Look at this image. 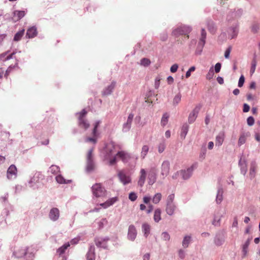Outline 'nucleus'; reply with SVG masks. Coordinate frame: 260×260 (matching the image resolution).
<instances>
[{
    "label": "nucleus",
    "instance_id": "1",
    "mask_svg": "<svg viewBox=\"0 0 260 260\" xmlns=\"http://www.w3.org/2000/svg\"><path fill=\"white\" fill-rule=\"evenodd\" d=\"M116 152L115 144L114 142L111 141L107 143L103 150V154L105 158L109 160V165L110 166L114 165L117 162V156L114 155Z\"/></svg>",
    "mask_w": 260,
    "mask_h": 260
},
{
    "label": "nucleus",
    "instance_id": "2",
    "mask_svg": "<svg viewBox=\"0 0 260 260\" xmlns=\"http://www.w3.org/2000/svg\"><path fill=\"white\" fill-rule=\"evenodd\" d=\"M192 27L190 25L185 24H179L176 27H174L172 32V35L175 37L180 35L187 36V38H189V34L191 31Z\"/></svg>",
    "mask_w": 260,
    "mask_h": 260
},
{
    "label": "nucleus",
    "instance_id": "3",
    "mask_svg": "<svg viewBox=\"0 0 260 260\" xmlns=\"http://www.w3.org/2000/svg\"><path fill=\"white\" fill-rule=\"evenodd\" d=\"M116 156L125 164L135 163L138 159V156L136 154L128 153L123 151H118L116 153Z\"/></svg>",
    "mask_w": 260,
    "mask_h": 260
},
{
    "label": "nucleus",
    "instance_id": "4",
    "mask_svg": "<svg viewBox=\"0 0 260 260\" xmlns=\"http://www.w3.org/2000/svg\"><path fill=\"white\" fill-rule=\"evenodd\" d=\"M44 178V176L41 172H36L28 182L29 186L33 189L37 188L38 187V184Z\"/></svg>",
    "mask_w": 260,
    "mask_h": 260
},
{
    "label": "nucleus",
    "instance_id": "5",
    "mask_svg": "<svg viewBox=\"0 0 260 260\" xmlns=\"http://www.w3.org/2000/svg\"><path fill=\"white\" fill-rule=\"evenodd\" d=\"M92 194L95 198H102L106 196V191L100 183H95L91 187Z\"/></svg>",
    "mask_w": 260,
    "mask_h": 260
},
{
    "label": "nucleus",
    "instance_id": "6",
    "mask_svg": "<svg viewBox=\"0 0 260 260\" xmlns=\"http://www.w3.org/2000/svg\"><path fill=\"white\" fill-rule=\"evenodd\" d=\"M86 113L87 112L85 109H83L80 112L77 113V115L78 116L79 126L85 130L87 129L89 126V122L85 118Z\"/></svg>",
    "mask_w": 260,
    "mask_h": 260
},
{
    "label": "nucleus",
    "instance_id": "7",
    "mask_svg": "<svg viewBox=\"0 0 260 260\" xmlns=\"http://www.w3.org/2000/svg\"><path fill=\"white\" fill-rule=\"evenodd\" d=\"M198 163H193L190 167L186 169L180 170V176L183 180H188L192 176L193 171L197 168Z\"/></svg>",
    "mask_w": 260,
    "mask_h": 260
},
{
    "label": "nucleus",
    "instance_id": "8",
    "mask_svg": "<svg viewBox=\"0 0 260 260\" xmlns=\"http://www.w3.org/2000/svg\"><path fill=\"white\" fill-rule=\"evenodd\" d=\"M93 149H90L87 153V165H86V171L88 173L92 172L95 167V164L93 160L92 157Z\"/></svg>",
    "mask_w": 260,
    "mask_h": 260
},
{
    "label": "nucleus",
    "instance_id": "9",
    "mask_svg": "<svg viewBox=\"0 0 260 260\" xmlns=\"http://www.w3.org/2000/svg\"><path fill=\"white\" fill-rule=\"evenodd\" d=\"M110 240L108 237H99L95 239V244L98 247L104 249L108 248L107 242Z\"/></svg>",
    "mask_w": 260,
    "mask_h": 260
},
{
    "label": "nucleus",
    "instance_id": "10",
    "mask_svg": "<svg viewBox=\"0 0 260 260\" xmlns=\"http://www.w3.org/2000/svg\"><path fill=\"white\" fill-rule=\"evenodd\" d=\"M170 164L168 160H164L160 167V176L164 179L169 173Z\"/></svg>",
    "mask_w": 260,
    "mask_h": 260
},
{
    "label": "nucleus",
    "instance_id": "11",
    "mask_svg": "<svg viewBox=\"0 0 260 260\" xmlns=\"http://www.w3.org/2000/svg\"><path fill=\"white\" fill-rule=\"evenodd\" d=\"M239 31V25L237 23H234L227 30V33L229 37L231 39H234L237 37Z\"/></svg>",
    "mask_w": 260,
    "mask_h": 260
},
{
    "label": "nucleus",
    "instance_id": "12",
    "mask_svg": "<svg viewBox=\"0 0 260 260\" xmlns=\"http://www.w3.org/2000/svg\"><path fill=\"white\" fill-rule=\"evenodd\" d=\"M225 240V235L223 232H219L216 233L214 239V244L217 246H220L223 244Z\"/></svg>",
    "mask_w": 260,
    "mask_h": 260
},
{
    "label": "nucleus",
    "instance_id": "13",
    "mask_svg": "<svg viewBox=\"0 0 260 260\" xmlns=\"http://www.w3.org/2000/svg\"><path fill=\"white\" fill-rule=\"evenodd\" d=\"M60 211L57 208L54 207L50 209L48 213V217L50 220L55 222L59 218Z\"/></svg>",
    "mask_w": 260,
    "mask_h": 260
},
{
    "label": "nucleus",
    "instance_id": "14",
    "mask_svg": "<svg viewBox=\"0 0 260 260\" xmlns=\"http://www.w3.org/2000/svg\"><path fill=\"white\" fill-rule=\"evenodd\" d=\"M137 236V231L136 227L133 224L129 225L127 238L131 241H134Z\"/></svg>",
    "mask_w": 260,
    "mask_h": 260
},
{
    "label": "nucleus",
    "instance_id": "15",
    "mask_svg": "<svg viewBox=\"0 0 260 260\" xmlns=\"http://www.w3.org/2000/svg\"><path fill=\"white\" fill-rule=\"evenodd\" d=\"M17 170L16 166L11 165L8 169L7 172V178L9 180L14 179L17 177Z\"/></svg>",
    "mask_w": 260,
    "mask_h": 260
},
{
    "label": "nucleus",
    "instance_id": "16",
    "mask_svg": "<svg viewBox=\"0 0 260 260\" xmlns=\"http://www.w3.org/2000/svg\"><path fill=\"white\" fill-rule=\"evenodd\" d=\"M243 13V10L241 9H239L237 10V11H235V10H231L229 12L226 20L228 21H230L232 19H236L237 18L240 17Z\"/></svg>",
    "mask_w": 260,
    "mask_h": 260
},
{
    "label": "nucleus",
    "instance_id": "17",
    "mask_svg": "<svg viewBox=\"0 0 260 260\" xmlns=\"http://www.w3.org/2000/svg\"><path fill=\"white\" fill-rule=\"evenodd\" d=\"M27 12V11L26 9L22 11L15 10L13 11V16L12 17V20L14 22L18 21L25 16Z\"/></svg>",
    "mask_w": 260,
    "mask_h": 260
},
{
    "label": "nucleus",
    "instance_id": "18",
    "mask_svg": "<svg viewBox=\"0 0 260 260\" xmlns=\"http://www.w3.org/2000/svg\"><path fill=\"white\" fill-rule=\"evenodd\" d=\"M118 177L120 182L124 185L131 182V177L122 171H119Z\"/></svg>",
    "mask_w": 260,
    "mask_h": 260
},
{
    "label": "nucleus",
    "instance_id": "19",
    "mask_svg": "<svg viewBox=\"0 0 260 260\" xmlns=\"http://www.w3.org/2000/svg\"><path fill=\"white\" fill-rule=\"evenodd\" d=\"M157 174L156 172L155 168H152L148 175V184L149 185H153L156 181Z\"/></svg>",
    "mask_w": 260,
    "mask_h": 260
},
{
    "label": "nucleus",
    "instance_id": "20",
    "mask_svg": "<svg viewBox=\"0 0 260 260\" xmlns=\"http://www.w3.org/2000/svg\"><path fill=\"white\" fill-rule=\"evenodd\" d=\"M147 177V172L144 169H141L140 171V175L138 181V185L140 187H142L146 181Z\"/></svg>",
    "mask_w": 260,
    "mask_h": 260
},
{
    "label": "nucleus",
    "instance_id": "21",
    "mask_svg": "<svg viewBox=\"0 0 260 260\" xmlns=\"http://www.w3.org/2000/svg\"><path fill=\"white\" fill-rule=\"evenodd\" d=\"M238 164L240 168L241 173L245 176L247 172V163L245 159L241 156L239 160Z\"/></svg>",
    "mask_w": 260,
    "mask_h": 260
},
{
    "label": "nucleus",
    "instance_id": "22",
    "mask_svg": "<svg viewBox=\"0 0 260 260\" xmlns=\"http://www.w3.org/2000/svg\"><path fill=\"white\" fill-rule=\"evenodd\" d=\"M134 116V115L133 113L129 114L126 122L123 125L122 131L123 132H127L130 129Z\"/></svg>",
    "mask_w": 260,
    "mask_h": 260
},
{
    "label": "nucleus",
    "instance_id": "23",
    "mask_svg": "<svg viewBox=\"0 0 260 260\" xmlns=\"http://www.w3.org/2000/svg\"><path fill=\"white\" fill-rule=\"evenodd\" d=\"M257 168V164L255 161H252L250 163V169H249V177L251 180L253 179L256 174V169Z\"/></svg>",
    "mask_w": 260,
    "mask_h": 260
},
{
    "label": "nucleus",
    "instance_id": "24",
    "mask_svg": "<svg viewBox=\"0 0 260 260\" xmlns=\"http://www.w3.org/2000/svg\"><path fill=\"white\" fill-rule=\"evenodd\" d=\"M37 34V27L36 26H32L27 30L26 37L29 39H31L36 37Z\"/></svg>",
    "mask_w": 260,
    "mask_h": 260
},
{
    "label": "nucleus",
    "instance_id": "25",
    "mask_svg": "<svg viewBox=\"0 0 260 260\" xmlns=\"http://www.w3.org/2000/svg\"><path fill=\"white\" fill-rule=\"evenodd\" d=\"M87 260H95V247L93 245H90L86 254Z\"/></svg>",
    "mask_w": 260,
    "mask_h": 260
},
{
    "label": "nucleus",
    "instance_id": "26",
    "mask_svg": "<svg viewBox=\"0 0 260 260\" xmlns=\"http://www.w3.org/2000/svg\"><path fill=\"white\" fill-rule=\"evenodd\" d=\"M116 82L112 81L110 85H108L103 91V94L104 95H108L111 94L113 89L116 86Z\"/></svg>",
    "mask_w": 260,
    "mask_h": 260
},
{
    "label": "nucleus",
    "instance_id": "27",
    "mask_svg": "<svg viewBox=\"0 0 260 260\" xmlns=\"http://www.w3.org/2000/svg\"><path fill=\"white\" fill-rule=\"evenodd\" d=\"M206 24L209 32L212 34H214L216 30V27L215 23L212 20H208Z\"/></svg>",
    "mask_w": 260,
    "mask_h": 260
},
{
    "label": "nucleus",
    "instance_id": "28",
    "mask_svg": "<svg viewBox=\"0 0 260 260\" xmlns=\"http://www.w3.org/2000/svg\"><path fill=\"white\" fill-rule=\"evenodd\" d=\"M176 209L177 206L176 204L166 205V211L169 215L171 216L174 214Z\"/></svg>",
    "mask_w": 260,
    "mask_h": 260
},
{
    "label": "nucleus",
    "instance_id": "29",
    "mask_svg": "<svg viewBox=\"0 0 260 260\" xmlns=\"http://www.w3.org/2000/svg\"><path fill=\"white\" fill-rule=\"evenodd\" d=\"M9 53V51H7L5 53H3L0 54V60L3 61L8 60L11 58H13V55L15 54L16 52L13 51L12 53L9 55H7Z\"/></svg>",
    "mask_w": 260,
    "mask_h": 260
},
{
    "label": "nucleus",
    "instance_id": "30",
    "mask_svg": "<svg viewBox=\"0 0 260 260\" xmlns=\"http://www.w3.org/2000/svg\"><path fill=\"white\" fill-rule=\"evenodd\" d=\"M142 231L145 238H147L150 232V226L147 223H144L142 225Z\"/></svg>",
    "mask_w": 260,
    "mask_h": 260
},
{
    "label": "nucleus",
    "instance_id": "31",
    "mask_svg": "<svg viewBox=\"0 0 260 260\" xmlns=\"http://www.w3.org/2000/svg\"><path fill=\"white\" fill-rule=\"evenodd\" d=\"M117 198H112L108 200L106 202L103 203H101L100 206L104 208H107L110 206L112 205L114 203L117 201Z\"/></svg>",
    "mask_w": 260,
    "mask_h": 260
},
{
    "label": "nucleus",
    "instance_id": "32",
    "mask_svg": "<svg viewBox=\"0 0 260 260\" xmlns=\"http://www.w3.org/2000/svg\"><path fill=\"white\" fill-rule=\"evenodd\" d=\"M249 135L248 133H242L239 138L238 145L239 146H241L244 144L246 141L247 137Z\"/></svg>",
    "mask_w": 260,
    "mask_h": 260
},
{
    "label": "nucleus",
    "instance_id": "33",
    "mask_svg": "<svg viewBox=\"0 0 260 260\" xmlns=\"http://www.w3.org/2000/svg\"><path fill=\"white\" fill-rule=\"evenodd\" d=\"M223 190L221 187H220L218 188L216 198V202L217 204H219L221 203L223 200Z\"/></svg>",
    "mask_w": 260,
    "mask_h": 260
},
{
    "label": "nucleus",
    "instance_id": "34",
    "mask_svg": "<svg viewBox=\"0 0 260 260\" xmlns=\"http://www.w3.org/2000/svg\"><path fill=\"white\" fill-rule=\"evenodd\" d=\"M192 237L190 235H186L184 237L182 242V246L186 248L189 246V244L191 242Z\"/></svg>",
    "mask_w": 260,
    "mask_h": 260
},
{
    "label": "nucleus",
    "instance_id": "35",
    "mask_svg": "<svg viewBox=\"0 0 260 260\" xmlns=\"http://www.w3.org/2000/svg\"><path fill=\"white\" fill-rule=\"evenodd\" d=\"M252 238H249L245 242V243L243 245L242 247V253L243 256L242 257H245L247 254L248 252V248L250 244V241L251 240Z\"/></svg>",
    "mask_w": 260,
    "mask_h": 260
},
{
    "label": "nucleus",
    "instance_id": "36",
    "mask_svg": "<svg viewBox=\"0 0 260 260\" xmlns=\"http://www.w3.org/2000/svg\"><path fill=\"white\" fill-rule=\"evenodd\" d=\"M198 113V110L197 108L194 109L191 113H190L188 117V122L190 123H193L197 117Z\"/></svg>",
    "mask_w": 260,
    "mask_h": 260
},
{
    "label": "nucleus",
    "instance_id": "37",
    "mask_svg": "<svg viewBox=\"0 0 260 260\" xmlns=\"http://www.w3.org/2000/svg\"><path fill=\"white\" fill-rule=\"evenodd\" d=\"M224 140V134L219 133L216 137L215 140V144L216 146H220L222 144Z\"/></svg>",
    "mask_w": 260,
    "mask_h": 260
},
{
    "label": "nucleus",
    "instance_id": "38",
    "mask_svg": "<svg viewBox=\"0 0 260 260\" xmlns=\"http://www.w3.org/2000/svg\"><path fill=\"white\" fill-rule=\"evenodd\" d=\"M56 181L59 184H68L72 182L71 180H66L61 175H57L55 177Z\"/></svg>",
    "mask_w": 260,
    "mask_h": 260
},
{
    "label": "nucleus",
    "instance_id": "39",
    "mask_svg": "<svg viewBox=\"0 0 260 260\" xmlns=\"http://www.w3.org/2000/svg\"><path fill=\"white\" fill-rule=\"evenodd\" d=\"M158 152L159 153H162L166 147V142L164 139H162L158 144Z\"/></svg>",
    "mask_w": 260,
    "mask_h": 260
},
{
    "label": "nucleus",
    "instance_id": "40",
    "mask_svg": "<svg viewBox=\"0 0 260 260\" xmlns=\"http://www.w3.org/2000/svg\"><path fill=\"white\" fill-rule=\"evenodd\" d=\"M189 128V125L187 123H184L182 126L180 136L181 138L185 139Z\"/></svg>",
    "mask_w": 260,
    "mask_h": 260
},
{
    "label": "nucleus",
    "instance_id": "41",
    "mask_svg": "<svg viewBox=\"0 0 260 260\" xmlns=\"http://www.w3.org/2000/svg\"><path fill=\"white\" fill-rule=\"evenodd\" d=\"M48 172L54 175H56L60 172V168L58 166L52 165L50 167Z\"/></svg>",
    "mask_w": 260,
    "mask_h": 260
},
{
    "label": "nucleus",
    "instance_id": "42",
    "mask_svg": "<svg viewBox=\"0 0 260 260\" xmlns=\"http://www.w3.org/2000/svg\"><path fill=\"white\" fill-rule=\"evenodd\" d=\"M161 210L159 208L156 209L154 213V220L156 222H158L161 220Z\"/></svg>",
    "mask_w": 260,
    "mask_h": 260
},
{
    "label": "nucleus",
    "instance_id": "43",
    "mask_svg": "<svg viewBox=\"0 0 260 260\" xmlns=\"http://www.w3.org/2000/svg\"><path fill=\"white\" fill-rule=\"evenodd\" d=\"M25 29H22L21 30L18 31L14 37L13 40L14 41H19L21 40V38L23 37V36L24 34Z\"/></svg>",
    "mask_w": 260,
    "mask_h": 260
},
{
    "label": "nucleus",
    "instance_id": "44",
    "mask_svg": "<svg viewBox=\"0 0 260 260\" xmlns=\"http://www.w3.org/2000/svg\"><path fill=\"white\" fill-rule=\"evenodd\" d=\"M224 213H220L219 215H214L212 224L214 225H219L222 217H223Z\"/></svg>",
    "mask_w": 260,
    "mask_h": 260
},
{
    "label": "nucleus",
    "instance_id": "45",
    "mask_svg": "<svg viewBox=\"0 0 260 260\" xmlns=\"http://www.w3.org/2000/svg\"><path fill=\"white\" fill-rule=\"evenodd\" d=\"M162 198V194L160 192L156 193L152 198V202L155 204H157L159 203V202L160 201Z\"/></svg>",
    "mask_w": 260,
    "mask_h": 260
},
{
    "label": "nucleus",
    "instance_id": "46",
    "mask_svg": "<svg viewBox=\"0 0 260 260\" xmlns=\"http://www.w3.org/2000/svg\"><path fill=\"white\" fill-rule=\"evenodd\" d=\"M207 37V33L205 28H202L201 30V35L199 39V41L201 42L206 43V40Z\"/></svg>",
    "mask_w": 260,
    "mask_h": 260
},
{
    "label": "nucleus",
    "instance_id": "47",
    "mask_svg": "<svg viewBox=\"0 0 260 260\" xmlns=\"http://www.w3.org/2000/svg\"><path fill=\"white\" fill-rule=\"evenodd\" d=\"M205 44V43H203V42H198L197 47V49L196 50V54L197 55H200L202 53V50H203V49L204 48Z\"/></svg>",
    "mask_w": 260,
    "mask_h": 260
},
{
    "label": "nucleus",
    "instance_id": "48",
    "mask_svg": "<svg viewBox=\"0 0 260 260\" xmlns=\"http://www.w3.org/2000/svg\"><path fill=\"white\" fill-rule=\"evenodd\" d=\"M175 194L171 193L169 194L166 200V205L174 204H176L174 202Z\"/></svg>",
    "mask_w": 260,
    "mask_h": 260
},
{
    "label": "nucleus",
    "instance_id": "49",
    "mask_svg": "<svg viewBox=\"0 0 260 260\" xmlns=\"http://www.w3.org/2000/svg\"><path fill=\"white\" fill-rule=\"evenodd\" d=\"M169 116L168 113H165L161 118V125L162 126H165L168 122V119H169Z\"/></svg>",
    "mask_w": 260,
    "mask_h": 260
},
{
    "label": "nucleus",
    "instance_id": "50",
    "mask_svg": "<svg viewBox=\"0 0 260 260\" xmlns=\"http://www.w3.org/2000/svg\"><path fill=\"white\" fill-rule=\"evenodd\" d=\"M149 150V147L147 145H144L142 148L141 157L144 159L146 156Z\"/></svg>",
    "mask_w": 260,
    "mask_h": 260
},
{
    "label": "nucleus",
    "instance_id": "51",
    "mask_svg": "<svg viewBox=\"0 0 260 260\" xmlns=\"http://www.w3.org/2000/svg\"><path fill=\"white\" fill-rule=\"evenodd\" d=\"M101 123V121L100 120H98L94 123V128L92 131V135H93L94 137L98 135V134L97 133V129Z\"/></svg>",
    "mask_w": 260,
    "mask_h": 260
},
{
    "label": "nucleus",
    "instance_id": "52",
    "mask_svg": "<svg viewBox=\"0 0 260 260\" xmlns=\"http://www.w3.org/2000/svg\"><path fill=\"white\" fill-rule=\"evenodd\" d=\"M181 95L180 93H178L175 96L173 100V104L176 106L181 101Z\"/></svg>",
    "mask_w": 260,
    "mask_h": 260
},
{
    "label": "nucleus",
    "instance_id": "53",
    "mask_svg": "<svg viewBox=\"0 0 260 260\" xmlns=\"http://www.w3.org/2000/svg\"><path fill=\"white\" fill-rule=\"evenodd\" d=\"M161 238L165 241H168L170 239V236L167 232H164L161 234Z\"/></svg>",
    "mask_w": 260,
    "mask_h": 260
},
{
    "label": "nucleus",
    "instance_id": "54",
    "mask_svg": "<svg viewBox=\"0 0 260 260\" xmlns=\"http://www.w3.org/2000/svg\"><path fill=\"white\" fill-rule=\"evenodd\" d=\"M214 75V72L213 68L211 67L209 69V72L206 75V78H207V79L210 80L211 79H212Z\"/></svg>",
    "mask_w": 260,
    "mask_h": 260
},
{
    "label": "nucleus",
    "instance_id": "55",
    "mask_svg": "<svg viewBox=\"0 0 260 260\" xmlns=\"http://www.w3.org/2000/svg\"><path fill=\"white\" fill-rule=\"evenodd\" d=\"M150 64V61L147 58H143L141 60V64L144 67H147Z\"/></svg>",
    "mask_w": 260,
    "mask_h": 260
},
{
    "label": "nucleus",
    "instance_id": "56",
    "mask_svg": "<svg viewBox=\"0 0 260 260\" xmlns=\"http://www.w3.org/2000/svg\"><path fill=\"white\" fill-rule=\"evenodd\" d=\"M98 136V135H97L96 136L94 137L93 135V137H87L85 139V141L86 142H91V143H92L93 144H95L96 142V139H97Z\"/></svg>",
    "mask_w": 260,
    "mask_h": 260
},
{
    "label": "nucleus",
    "instance_id": "57",
    "mask_svg": "<svg viewBox=\"0 0 260 260\" xmlns=\"http://www.w3.org/2000/svg\"><path fill=\"white\" fill-rule=\"evenodd\" d=\"M137 194L134 192H131L129 193L128 196L129 199L133 202L137 200Z\"/></svg>",
    "mask_w": 260,
    "mask_h": 260
},
{
    "label": "nucleus",
    "instance_id": "58",
    "mask_svg": "<svg viewBox=\"0 0 260 260\" xmlns=\"http://www.w3.org/2000/svg\"><path fill=\"white\" fill-rule=\"evenodd\" d=\"M197 44V40L195 39H191L188 43V47L190 49L194 48Z\"/></svg>",
    "mask_w": 260,
    "mask_h": 260
},
{
    "label": "nucleus",
    "instance_id": "59",
    "mask_svg": "<svg viewBox=\"0 0 260 260\" xmlns=\"http://www.w3.org/2000/svg\"><path fill=\"white\" fill-rule=\"evenodd\" d=\"M244 82H245L244 76L243 75H241V76L240 77V78L239 79L238 86L239 87H242L244 83Z\"/></svg>",
    "mask_w": 260,
    "mask_h": 260
},
{
    "label": "nucleus",
    "instance_id": "60",
    "mask_svg": "<svg viewBox=\"0 0 260 260\" xmlns=\"http://www.w3.org/2000/svg\"><path fill=\"white\" fill-rule=\"evenodd\" d=\"M195 69H196V68L194 66L190 67L186 73V74H185L186 78H189L190 76L191 72L194 71Z\"/></svg>",
    "mask_w": 260,
    "mask_h": 260
},
{
    "label": "nucleus",
    "instance_id": "61",
    "mask_svg": "<svg viewBox=\"0 0 260 260\" xmlns=\"http://www.w3.org/2000/svg\"><path fill=\"white\" fill-rule=\"evenodd\" d=\"M247 124L249 126H252L254 123V119L252 116H249L247 119Z\"/></svg>",
    "mask_w": 260,
    "mask_h": 260
},
{
    "label": "nucleus",
    "instance_id": "62",
    "mask_svg": "<svg viewBox=\"0 0 260 260\" xmlns=\"http://www.w3.org/2000/svg\"><path fill=\"white\" fill-rule=\"evenodd\" d=\"M221 67V64L220 63L218 62V63H216L215 65V67H214L215 72L216 73H219L220 71Z\"/></svg>",
    "mask_w": 260,
    "mask_h": 260
},
{
    "label": "nucleus",
    "instance_id": "63",
    "mask_svg": "<svg viewBox=\"0 0 260 260\" xmlns=\"http://www.w3.org/2000/svg\"><path fill=\"white\" fill-rule=\"evenodd\" d=\"M168 38V34L166 32H163L160 35V39L162 41H165Z\"/></svg>",
    "mask_w": 260,
    "mask_h": 260
},
{
    "label": "nucleus",
    "instance_id": "64",
    "mask_svg": "<svg viewBox=\"0 0 260 260\" xmlns=\"http://www.w3.org/2000/svg\"><path fill=\"white\" fill-rule=\"evenodd\" d=\"M178 68V66L177 64H173L171 68H170V71L172 72V73H175L177 71V69Z\"/></svg>",
    "mask_w": 260,
    "mask_h": 260
}]
</instances>
